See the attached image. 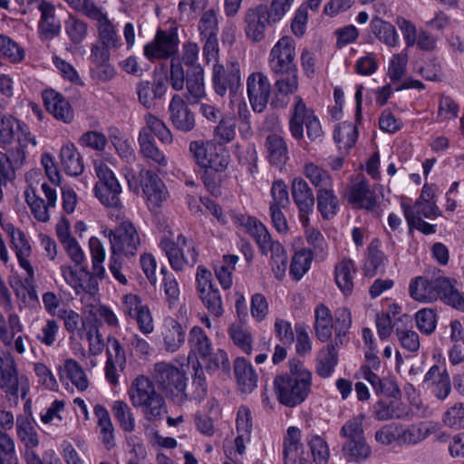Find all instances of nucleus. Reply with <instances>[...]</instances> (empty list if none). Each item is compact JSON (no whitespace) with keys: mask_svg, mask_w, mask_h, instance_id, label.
<instances>
[{"mask_svg":"<svg viewBox=\"0 0 464 464\" xmlns=\"http://www.w3.org/2000/svg\"><path fill=\"white\" fill-rule=\"evenodd\" d=\"M0 341L9 350L0 355V389L5 392L11 406L16 407L19 397L24 400L30 390L29 380L19 374L17 364L11 352L24 354L30 338L24 333V326L17 314L8 313L7 318L0 312Z\"/></svg>","mask_w":464,"mask_h":464,"instance_id":"nucleus-1","label":"nucleus"},{"mask_svg":"<svg viewBox=\"0 0 464 464\" xmlns=\"http://www.w3.org/2000/svg\"><path fill=\"white\" fill-rule=\"evenodd\" d=\"M231 217L237 227H243L255 239L263 255H270L276 277L283 278L287 267V256L281 243L272 240L267 228L256 218L241 213H233Z\"/></svg>","mask_w":464,"mask_h":464,"instance_id":"nucleus-2","label":"nucleus"},{"mask_svg":"<svg viewBox=\"0 0 464 464\" xmlns=\"http://www.w3.org/2000/svg\"><path fill=\"white\" fill-rule=\"evenodd\" d=\"M289 367V373L274 379V388L278 401L293 408L303 403L311 392L312 373L299 361H290Z\"/></svg>","mask_w":464,"mask_h":464,"instance_id":"nucleus-3","label":"nucleus"},{"mask_svg":"<svg viewBox=\"0 0 464 464\" xmlns=\"http://www.w3.org/2000/svg\"><path fill=\"white\" fill-rule=\"evenodd\" d=\"M411 296L419 302L431 303L440 299L444 304L464 312V296L453 282L441 275L430 278L419 276L410 284Z\"/></svg>","mask_w":464,"mask_h":464,"instance_id":"nucleus-4","label":"nucleus"},{"mask_svg":"<svg viewBox=\"0 0 464 464\" xmlns=\"http://www.w3.org/2000/svg\"><path fill=\"white\" fill-rule=\"evenodd\" d=\"M130 400L136 408H141L145 418L150 421L159 420L166 413L163 397L156 391L149 378L140 375L129 390Z\"/></svg>","mask_w":464,"mask_h":464,"instance_id":"nucleus-5","label":"nucleus"},{"mask_svg":"<svg viewBox=\"0 0 464 464\" xmlns=\"http://www.w3.org/2000/svg\"><path fill=\"white\" fill-rule=\"evenodd\" d=\"M109 238L110 248L112 255L131 257L137 255L140 246V237L134 225L125 220L113 229L104 231Z\"/></svg>","mask_w":464,"mask_h":464,"instance_id":"nucleus-6","label":"nucleus"},{"mask_svg":"<svg viewBox=\"0 0 464 464\" xmlns=\"http://www.w3.org/2000/svg\"><path fill=\"white\" fill-rule=\"evenodd\" d=\"M304 124L306 127L307 137L311 140H316L323 137V130L319 120L314 114V111L306 107L303 99L300 96H295L289 121V130L295 140H301L304 137Z\"/></svg>","mask_w":464,"mask_h":464,"instance_id":"nucleus-7","label":"nucleus"},{"mask_svg":"<svg viewBox=\"0 0 464 464\" xmlns=\"http://www.w3.org/2000/svg\"><path fill=\"white\" fill-rule=\"evenodd\" d=\"M189 151L195 162L204 169L223 171L229 164L228 153L212 140L191 141Z\"/></svg>","mask_w":464,"mask_h":464,"instance_id":"nucleus-8","label":"nucleus"},{"mask_svg":"<svg viewBox=\"0 0 464 464\" xmlns=\"http://www.w3.org/2000/svg\"><path fill=\"white\" fill-rule=\"evenodd\" d=\"M152 379L167 395H175L179 399L187 388L188 378L184 370L168 362L154 364Z\"/></svg>","mask_w":464,"mask_h":464,"instance_id":"nucleus-9","label":"nucleus"},{"mask_svg":"<svg viewBox=\"0 0 464 464\" xmlns=\"http://www.w3.org/2000/svg\"><path fill=\"white\" fill-rule=\"evenodd\" d=\"M160 247L168 256L171 267L176 271L192 267L198 261V251L182 234L178 236L177 242L168 237L162 238Z\"/></svg>","mask_w":464,"mask_h":464,"instance_id":"nucleus-10","label":"nucleus"},{"mask_svg":"<svg viewBox=\"0 0 464 464\" xmlns=\"http://www.w3.org/2000/svg\"><path fill=\"white\" fill-rule=\"evenodd\" d=\"M212 81L215 92L218 95L224 97L227 92L230 96L235 95L241 86L238 63H216L213 67Z\"/></svg>","mask_w":464,"mask_h":464,"instance_id":"nucleus-11","label":"nucleus"},{"mask_svg":"<svg viewBox=\"0 0 464 464\" xmlns=\"http://www.w3.org/2000/svg\"><path fill=\"white\" fill-rule=\"evenodd\" d=\"M168 88V79L163 75L154 76L151 81L141 80L135 86L138 102L146 109L153 110L165 97Z\"/></svg>","mask_w":464,"mask_h":464,"instance_id":"nucleus-12","label":"nucleus"},{"mask_svg":"<svg viewBox=\"0 0 464 464\" xmlns=\"http://www.w3.org/2000/svg\"><path fill=\"white\" fill-rule=\"evenodd\" d=\"M246 94L252 110L257 113L263 112L271 94V83L267 76L260 72L250 73L246 78Z\"/></svg>","mask_w":464,"mask_h":464,"instance_id":"nucleus-13","label":"nucleus"},{"mask_svg":"<svg viewBox=\"0 0 464 464\" xmlns=\"http://www.w3.org/2000/svg\"><path fill=\"white\" fill-rule=\"evenodd\" d=\"M61 272L65 282L74 290L77 295L89 294L94 295L98 290V282L93 278L87 266L79 268L72 266H63Z\"/></svg>","mask_w":464,"mask_h":464,"instance_id":"nucleus-14","label":"nucleus"},{"mask_svg":"<svg viewBox=\"0 0 464 464\" xmlns=\"http://www.w3.org/2000/svg\"><path fill=\"white\" fill-rule=\"evenodd\" d=\"M295 41L288 36L282 37L269 53V67L274 74L297 69L295 63Z\"/></svg>","mask_w":464,"mask_h":464,"instance_id":"nucleus-15","label":"nucleus"},{"mask_svg":"<svg viewBox=\"0 0 464 464\" xmlns=\"http://www.w3.org/2000/svg\"><path fill=\"white\" fill-rule=\"evenodd\" d=\"M140 176L148 207L156 211L169 197L166 187L160 177L150 170H141Z\"/></svg>","mask_w":464,"mask_h":464,"instance_id":"nucleus-16","label":"nucleus"},{"mask_svg":"<svg viewBox=\"0 0 464 464\" xmlns=\"http://www.w3.org/2000/svg\"><path fill=\"white\" fill-rule=\"evenodd\" d=\"M178 36L174 32L159 30L155 39L144 46V55L150 59H165L178 50Z\"/></svg>","mask_w":464,"mask_h":464,"instance_id":"nucleus-17","label":"nucleus"},{"mask_svg":"<svg viewBox=\"0 0 464 464\" xmlns=\"http://www.w3.org/2000/svg\"><path fill=\"white\" fill-rule=\"evenodd\" d=\"M293 199L299 210V219L304 227L309 225V215L314 207V193L305 180L301 178L294 179L291 187Z\"/></svg>","mask_w":464,"mask_h":464,"instance_id":"nucleus-18","label":"nucleus"},{"mask_svg":"<svg viewBox=\"0 0 464 464\" xmlns=\"http://www.w3.org/2000/svg\"><path fill=\"white\" fill-rule=\"evenodd\" d=\"M272 22L268 7L259 5L250 8L245 15V33L253 42H260L265 36L266 25Z\"/></svg>","mask_w":464,"mask_h":464,"instance_id":"nucleus-19","label":"nucleus"},{"mask_svg":"<svg viewBox=\"0 0 464 464\" xmlns=\"http://www.w3.org/2000/svg\"><path fill=\"white\" fill-rule=\"evenodd\" d=\"M88 18L96 21L97 43L104 44L106 47H111L112 50H117L121 46V36L102 7L99 6Z\"/></svg>","mask_w":464,"mask_h":464,"instance_id":"nucleus-20","label":"nucleus"},{"mask_svg":"<svg viewBox=\"0 0 464 464\" xmlns=\"http://www.w3.org/2000/svg\"><path fill=\"white\" fill-rule=\"evenodd\" d=\"M163 349L167 353L178 352L186 341V326L173 317L164 318L160 326Z\"/></svg>","mask_w":464,"mask_h":464,"instance_id":"nucleus-21","label":"nucleus"},{"mask_svg":"<svg viewBox=\"0 0 464 464\" xmlns=\"http://www.w3.org/2000/svg\"><path fill=\"white\" fill-rule=\"evenodd\" d=\"M169 120L172 125L182 132H188L195 127V116L186 102L179 94L172 96L169 105Z\"/></svg>","mask_w":464,"mask_h":464,"instance_id":"nucleus-22","label":"nucleus"},{"mask_svg":"<svg viewBox=\"0 0 464 464\" xmlns=\"http://www.w3.org/2000/svg\"><path fill=\"white\" fill-rule=\"evenodd\" d=\"M106 349L105 377L112 385L118 384L117 366L121 370L126 363V355L120 341L112 336L108 337Z\"/></svg>","mask_w":464,"mask_h":464,"instance_id":"nucleus-23","label":"nucleus"},{"mask_svg":"<svg viewBox=\"0 0 464 464\" xmlns=\"http://www.w3.org/2000/svg\"><path fill=\"white\" fill-rule=\"evenodd\" d=\"M202 364L198 362L197 368H202L203 372H207L210 375H216L219 379H227L231 375V365L227 353L218 349L212 351L206 357L201 359Z\"/></svg>","mask_w":464,"mask_h":464,"instance_id":"nucleus-24","label":"nucleus"},{"mask_svg":"<svg viewBox=\"0 0 464 464\" xmlns=\"http://www.w3.org/2000/svg\"><path fill=\"white\" fill-rule=\"evenodd\" d=\"M6 231L11 237V242L15 248L16 256L19 260L20 266L27 272L28 276L26 282L30 284L34 277V269L28 261V256L31 255V246L26 239L24 234L14 227L12 225H8Z\"/></svg>","mask_w":464,"mask_h":464,"instance_id":"nucleus-25","label":"nucleus"},{"mask_svg":"<svg viewBox=\"0 0 464 464\" xmlns=\"http://www.w3.org/2000/svg\"><path fill=\"white\" fill-rule=\"evenodd\" d=\"M423 385L439 400H445L451 390L449 374L446 371L441 372L437 365L432 366L425 374Z\"/></svg>","mask_w":464,"mask_h":464,"instance_id":"nucleus-26","label":"nucleus"},{"mask_svg":"<svg viewBox=\"0 0 464 464\" xmlns=\"http://www.w3.org/2000/svg\"><path fill=\"white\" fill-rule=\"evenodd\" d=\"M47 111L57 120L71 122L73 119V110L65 98L53 90L45 91L43 94Z\"/></svg>","mask_w":464,"mask_h":464,"instance_id":"nucleus-27","label":"nucleus"},{"mask_svg":"<svg viewBox=\"0 0 464 464\" xmlns=\"http://www.w3.org/2000/svg\"><path fill=\"white\" fill-rule=\"evenodd\" d=\"M143 120L145 125L140 129L138 138H142L145 134L150 139H154L155 135L164 144L169 145L173 142L172 133L162 120L150 112L145 113Z\"/></svg>","mask_w":464,"mask_h":464,"instance_id":"nucleus-28","label":"nucleus"},{"mask_svg":"<svg viewBox=\"0 0 464 464\" xmlns=\"http://www.w3.org/2000/svg\"><path fill=\"white\" fill-rule=\"evenodd\" d=\"M434 432V427L426 423L398 425V443L404 446L417 445Z\"/></svg>","mask_w":464,"mask_h":464,"instance_id":"nucleus-29","label":"nucleus"},{"mask_svg":"<svg viewBox=\"0 0 464 464\" xmlns=\"http://www.w3.org/2000/svg\"><path fill=\"white\" fill-rule=\"evenodd\" d=\"M266 148L269 162L282 169L289 159L285 139L276 133H271L266 139Z\"/></svg>","mask_w":464,"mask_h":464,"instance_id":"nucleus-30","label":"nucleus"},{"mask_svg":"<svg viewBox=\"0 0 464 464\" xmlns=\"http://www.w3.org/2000/svg\"><path fill=\"white\" fill-rule=\"evenodd\" d=\"M32 411L16 417V435L25 449H34L39 445V438L34 428Z\"/></svg>","mask_w":464,"mask_h":464,"instance_id":"nucleus-31","label":"nucleus"},{"mask_svg":"<svg viewBox=\"0 0 464 464\" xmlns=\"http://www.w3.org/2000/svg\"><path fill=\"white\" fill-rule=\"evenodd\" d=\"M234 371L239 390L249 393L257 386L258 377L252 364L244 358L235 361Z\"/></svg>","mask_w":464,"mask_h":464,"instance_id":"nucleus-32","label":"nucleus"},{"mask_svg":"<svg viewBox=\"0 0 464 464\" xmlns=\"http://www.w3.org/2000/svg\"><path fill=\"white\" fill-rule=\"evenodd\" d=\"M348 200L353 205L367 210H372L377 206L376 196L366 180H361L351 188Z\"/></svg>","mask_w":464,"mask_h":464,"instance_id":"nucleus-33","label":"nucleus"},{"mask_svg":"<svg viewBox=\"0 0 464 464\" xmlns=\"http://www.w3.org/2000/svg\"><path fill=\"white\" fill-rule=\"evenodd\" d=\"M314 328L315 336L323 343L329 341L334 328L330 309L324 304H318L314 309Z\"/></svg>","mask_w":464,"mask_h":464,"instance_id":"nucleus-34","label":"nucleus"},{"mask_svg":"<svg viewBox=\"0 0 464 464\" xmlns=\"http://www.w3.org/2000/svg\"><path fill=\"white\" fill-rule=\"evenodd\" d=\"M188 342L190 349L188 361L192 355L201 360L213 351L211 340L199 326H193L189 330Z\"/></svg>","mask_w":464,"mask_h":464,"instance_id":"nucleus-35","label":"nucleus"},{"mask_svg":"<svg viewBox=\"0 0 464 464\" xmlns=\"http://www.w3.org/2000/svg\"><path fill=\"white\" fill-rule=\"evenodd\" d=\"M317 209L324 219L335 217L340 208V202L333 187L316 190Z\"/></svg>","mask_w":464,"mask_h":464,"instance_id":"nucleus-36","label":"nucleus"},{"mask_svg":"<svg viewBox=\"0 0 464 464\" xmlns=\"http://www.w3.org/2000/svg\"><path fill=\"white\" fill-rule=\"evenodd\" d=\"M61 378L69 380L79 392H84L89 387V380L83 368L72 358L64 361L61 370Z\"/></svg>","mask_w":464,"mask_h":464,"instance_id":"nucleus-37","label":"nucleus"},{"mask_svg":"<svg viewBox=\"0 0 464 464\" xmlns=\"http://www.w3.org/2000/svg\"><path fill=\"white\" fill-rule=\"evenodd\" d=\"M41 12V21L39 24V32L46 39H52L58 35L61 29V23L55 18L54 8L52 5L42 1L39 5Z\"/></svg>","mask_w":464,"mask_h":464,"instance_id":"nucleus-38","label":"nucleus"},{"mask_svg":"<svg viewBox=\"0 0 464 464\" xmlns=\"http://www.w3.org/2000/svg\"><path fill=\"white\" fill-rule=\"evenodd\" d=\"M16 138L18 145L14 152H13L14 160H15L16 167H21L29 154V148H34L37 144L35 136H34L28 126L21 123L16 131Z\"/></svg>","mask_w":464,"mask_h":464,"instance_id":"nucleus-39","label":"nucleus"},{"mask_svg":"<svg viewBox=\"0 0 464 464\" xmlns=\"http://www.w3.org/2000/svg\"><path fill=\"white\" fill-rule=\"evenodd\" d=\"M60 159L66 174L78 176L82 173L84 169L82 159L73 144L69 143L62 147Z\"/></svg>","mask_w":464,"mask_h":464,"instance_id":"nucleus-40","label":"nucleus"},{"mask_svg":"<svg viewBox=\"0 0 464 464\" xmlns=\"http://www.w3.org/2000/svg\"><path fill=\"white\" fill-rule=\"evenodd\" d=\"M356 267L350 258H343L335 266V282L344 295L352 293L353 288V274Z\"/></svg>","mask_w":464,"mask_h":464,"instance_id":"nucleus-41","label":"nucleus"},{"mask_svg":"<svg viewBox=\"0 0 464 464\" xmlns=\"http://www.w3.org/2000/svg\"><path fill=\"white\" fill-rule=\"evenodd\" d=\"M342 453L347 462L362 463L371 457L372 448L365 438L351 442H344L342 447Z\"/></svg>","mask_w":464,"mask_h":464,"instance_id":"nucleus-42","label":"nucleus"},{"mask_svg":"<svg viewBox=\"0 0 464 464\" xmlns=\"http://www.w3.org/2000/svg\"><path fill=\"white\" fill-rule=\"evenodd\" d=\"M301 430L296 427H289L284 438L283 455L285 464H295L302 450Z\"/></svg>","mask_w":464,"mask_h":464,"instance_id":"nucleus-43","label":"nucleus"},{"mask_svg":"<svg viewBox=\"0 0 464 464\" xmlns=\"http://www.w3.org/2000/svg\"><path fill=\"white\" fill-rule=\"evenodd\" d=\"M338 362L337 350L334 343L323 348L317 356L316 372L322 378H328Z\"/></svg>","mask_w":464,"mask_h":464,"instance_id":"nucleus-44","label":"nucleus"},{"mask_svg":"<svg viewBox=\"0 0 464 464\" xmlns=\"http://www.w3.org/2000/svg\"><path fill=\"white\" fill-rule=\"evenodd\" d=\"M138 143L140 153L148 160L160 167H166L168 165V160L165 154L159 149L154 139H150L149 136L143 134L142 138H138Z\"/></svg>","mask_w":464,"mask_h":464,"instance_id":"nucleus-45","label":"nucleus"},{"mask_svg":"<svg viewBox=\"0 0 464 464\" xmlns=\"http://www.w3.org/2000/svg\"><path fill=\"white\" fill-rule=\"evenodd\" d=\"M371 29L372 34L386 45L395 46L398 44L399 36L392 24L375 17L371 22Z\"/></svg>","mask_w":464,"mask_h":464,"instance_id":"nucleus-46","label":"nucleus"},{"mask_svg":"<svg viewBox=\"0 0 464 464\" xmlns=\"http://www.w3.org/2000/svg\"><path fill=\"white\" fill-rule=\"evenodd\" d=\"M208 393V384L202 368H195V374L188 392L184 390L181 393L179 401L184 400H194L202 401Z\"/></svg>","mask_w":464,"mask_h":464,"instance_id":"nucleus-47","label":"nucleus"},{"mask_svg":"<svg viewBox=\"0 0 464 464\" xmlns=\"http://www.w3.org/2000/svg\"><path fill=\"white\" fill-rule=\"evenodd\" d=\"M387 259L372 241L368 246V257L364 263V275L372 277L377 273H382L385 269Z\"/></svg>","mask_w":464,"mask_h":464,"instance_id":"nucleus-48","label":"nucleus"},{"mask_svg":"<svg viewBox=\"0 0 464 464\" xmlns=\"http://www.w3.org/2000/svg\"><path fill=\"white\" fill-rule=\"evenodd\" d=\"M357 138V128L353 122L344 121L335 127L334 139L340 149L349 150L355 144Z\"/></svg>","mask_w":464,"mask_h":464,"instance_id":"nucleus-49","label":"nucleus"},{"mask_svg":"<svg viewBox=\"0 0 464 464\" xmlns=\"http://www.w3.org/2000/svg\"><path fill=\"white\" fill-rule=\"evenodd\" d=\"M25 201L29 205L34 218L41 222L50 220V209L53 207H47V203L32 188L24 191Z\"/></svg>","mask_w":464,"mask_h":464,"instance_id":"nucleus-50","label":"nucleus"},{"mask_svg":"<svg viewBox=\"0 0 464 464\" xmlns=\"http://www.w3.org/2000/svg\"><path fill=\"white\" fill-rule=\"evenodd\" d=\"M364 416L360 414L351 420H348L340 430V436L344 439V442H351L365 439L363 430Z\"/></svg>","mask_w":464,"mask_h":464,"instance_id":"nucleus-51","label":"nucleus"},{"mask_svg":"<svg viewBox=\"0 0 464 464\" xmlns=\"http://www.w3.org/2000/svg\"><path fill=\"white\" fill-rule=\"evenodd\" d=\"M395 323H397L398 324L401 323L403 325L406 326L407 324L411 323V316L408 314H402L398 318L397 321L393 322L390 313H381L377 314L376 327L378 335L382 340H385L391 335L392 327H395Z\"/></svg>","mask_w":464,"mask_h":464,"instance_id":"nucleus-52","label":"nucleus"},{"mask_svg":"<svg viewBox=\"0 0 464 464\" xmlns=\"http://www.w3.org/2000/svg\"><path fill=\"white\" fill-rule=\"evenodd\" d=\"M313 258L312 251L307 248H302L295 254L290 265V273L296 280L301 279L308 271Z\"/></svg>","mask_w":464,"mask_h":464,"instance_id":"nucleus-53","label":"nucleus"},{"mask_svg":"<svg viewBox=\"0 0 464 464\" xmlns=\"http://www.w3.org/2000/svg\"><path fill=\"white\" fill-rule=\"evenodd\" d=\"M276 89L283 95L295 93L298 89V72L297 69L285 71L276 73Z\"/></svg>","mask_w":464,"mask_h":464,"instance_id":"nucleus-54","label":"nucleus"},{"mask_svg":"<svg viewBox=\"0 0 464 464\" xmlns=\"http://www.w3.org/2000/svg\"><path fill=\"white\" fill-rule=\"evenodd\" d=\"M112 413L124 431L131 432L134 430L135 419L127 402L115 401L112 404Z\"/></svg>","mask_w":464,"mask_h":464,"instance_id":"nucleus-55","label":"nucleus"},{"mask_svg":"<svg viewBox=\"0 0 464 464\" xmlns=\"http://www.w3.org/2000/svg\"><path fill=\"white\" fill-rule=\"evenodd\" d=\"M304 175L315 187L316 190L324 188H332L333 179L330 174L314 163H307L304 166Z\"/></svg>","mask_w":464,"mask_h":464,"instance_id":"nucleus-56","label":"nucleus"},{"mask_svg":"<svg viewBox=\"0 0 464 464\" xmlns=\"http://www.w3.org/2000/svg\"><path fill=\"white\" fill-rule=\"evenodd\" d=\"M198 294L204 306L212 315L220 317L223 314L222 297L218 288L211 287Z\"/></svg>","mask_w":464,"mask_h":464,"instance_id":"nucleus-57","label":"nucleus"},{"mask_svg":"<svg viewBox=\"0 0 464 464\" xmlns=\"http://www.w3.org/2000/svg\"><path fill=\"white\" fill-rule=\"evenodd\" d=\"M57 315L63 320L64 328L71 334V338L82 337L84 320L78 313L73 310H61Z\"/></svg>","mask_w":464,"mask_h":464,"instance_id":"nucleus-58","label":"nucleus"},{"mask_svg":"<svg viewBox=\"0 0 464 464\" xmlns=\"http://www.w3.org/2000/svg\"><path fill=\"white\" fill-rule=\"evenodd\" d=\"M121 187L120 184H114V187L109 188H94L96 198L107 208H120L121 207Z\"/></svg>","mask_w":464,"mask_h":464,"instance_id":"nucleus-59","label":"nucleus"},{"mask_svg":"<svg viewBox=\"0 0 464 464\" xmlns=\"http://www.w3.org/2000/svg\"><path fill=\"white\" fill-rule=\"evenodd\" d=\"M110 140L121 158L127 162H132L135 160V152L130 140L119 130L114 129L111 132Z\"/></svg>","mask_w":464,"mask_h":464,"instance_id":"nucleus-60","label":"nucleus"},{"mask_svg":"<svg viewBox=\"0 0 464 464\" xmlns=\"http://www.w3.org/2000/svg\"><path fill=\"white\" fill-rule=\"evenodd\" d=\"M214 137L219 143L227 144L236 137V121L232 117H222L214 129Z\"/></svg>","mask_w":464,"mask_h":464,"instance_id":"nucleus-61","label":"nucleus"},{"mask_svg":"<svg viewBox=\"0 0 464 464\" xmlns=\"http://www.w3.org/2000/svg\"><path fill=\"white\" fill-rule=\"evenodd\" d=\"M0 464H18L14 440L0 430Z\"/></svg>","mask_w":464,"mask_h":464,"instance_id":"nucleus-62","label":"nucleus"},{"mask_svg":"<svg viewBox=\"0 0 464 464\" xmlns=\"http://www.w3.org/2000/svg\"><path fill=\"white\" fill-rule=\"evenodd\" d=\"M20 125L21 122L13 116L0 114V142L10 145Z\"/></svg>","mask_w":464,"mask_h":464,"instance_id":"nucleus-63","label":"nucleus"},{"mask_svg":"<svg viewBox=\"0 0 464 464\" xmlns=\"http://www.w3.org/2000/svg\"><path fill=\"white\" fill-rule=\"evenodd\" d=\"M87 31V24L74 16H70L65 22V32L74 44H78L85 39Z\"/></svg>","mask_w":464,"mask_h":464,"instance_id":"nucleus-64","label":"nucleus"}]
</instances>
